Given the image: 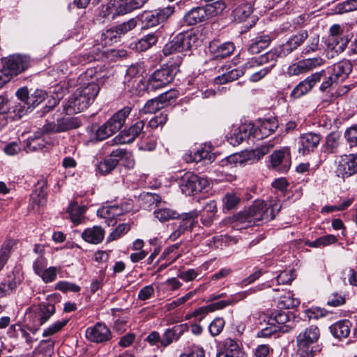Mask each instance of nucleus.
<instances>
[{"instance_id":"4be33fe9","label":"nucleus","mask_w":357,"mask_h":357,"mask_svg":"<svg viewBox=\"0 0 357 357\" xmlns=\"http://www.w3.org/2000/svg\"><path fill=\"white\" fill-rule=\"evenodd\" d=\"M278 121L275 118L259 119L256 124L250 123V133H255L259 129L263 135L267 136L273 132L278 128Z\"/></svg>"},{"instance_id":"a18cd8bd","label":"nucleus","mask_w":357,"mask_h":357,"mask_svg":"<svg viewBox=\"0 0 357 357\" xmlns=\"http://www.w3.org/2000/svg\"><path fill=\"white\" fill-rule=\"evenodd\" d=\"M121 37V35L116 26L107 29L105 32L102 33L101 36V41L105 45H109L113 43H116Z\"/></svg>"},{"instance_id":"6ab92c4d","label":"nucleus","mask_w":357,"mask_h":357,"mask_svg":"<svg viewBox=\"0 0 357 357\" xmlns=\"http://www.w3.org/2000/svg\"><path fill=\"white\" fill-rule=\"evenodd\" d=\"M344 28L340 24H333L330 28V40L331 45H334L333 48L336 51L342 52L347 47L349 40L342 36Z\"/></svg>"},{"instance_id":"052dcab7","label":"nucleus","mask_w":357,"mask_h":357,"mask_svg":"<svg viewBox=\"0 0 357 357\" xmlns=\"http://www.w3.org/2000/svg\"><path fill=\"white\" fill-rule=\"evenodd\" d=\"M156 144V138L154 136H148L142 138L139 148L142 151H151L155 149Z\"/></svg>"},{"instance_id":"338daca9","label":"nucleus","mask_w":357,"mask_h":357,"mask_svg":"<svg viewBox=\"0 0 357 357\" xmlns=\"http://www.w3.org/2000/svg\"><path fill=\"white\" fill-rule=\"evenodd\" d=\"M179 357H205V351L202 347L193 346Z\"/></svg>"},{"instance_id":"4c0bfd02","label":"nucleus","mask_w":357,"mask_h":357,"mask_svg":"<svg viewBox=\"0 0 357 357\" xmlns=\"http://www.w3.org/2000/svg\"><path fill=\"white\" fill-rule=\"evenodd\" d=\"M59 129L62 132H66L68 130L75 129L79 128L81 124V120L77 117H73L68 114L65 115L61 119H57Z\"/></svg>"},{"instance_id":"680f3d73","label":"nucleus","mask_w":357,"mask_h":357,"mask_svg":"<svg viewBox=\"0 0 357 357\" xmlns=\"http://www.w3.org/2000/svg\"><path fill=\"white\" fill-rule=\"evenodd\" d=\"M55 289L63 292H78L80 290V287L75 283L61 281L56 284Z\"/></svg>"},{"instance_id":"b1692460","label":"nucleus","mask_w":357,"mask_h":357,"mask_svg":"<svg viewBox=\"0 0 357 357\" xmlns=\"http://www.w3.org/2000/svg\"><path fill=\"white\" fill-rule=\"evenodd\" d=\"M200 215V212L195 210L178 215L179 225L178 229L183 234L187 231H191L197 224V218Z\"/></svg>"},{"instance_id":"72a5a7b5","label":"nucleus","mask_w":357,"mask_h":357,"mask_svg":"<svg viewBox=\"0 0 357 357\" xmlns=\"http://www.w3.org/2000/svg\"><path fill=\"white\" fill-rule=\"evenodd\" d=\"M111 156L117 157L119 161L123 160L128 169H132L135 166V160L132 152L126 149L116 148L111 151Z\"/></svg>"},{"instance_id":"7ed1b4c3","label":"nucleus","mask_w":357,"mask_h":357,"mask_svg":"<svg viewBox=\"0 0 357 357\" xmlns=\"http://www.w3.org/2000/svg\"><path fill=\"white\" fill-rule=\"evenodd\" d=\"M99 91L100 87L95 82L89 83L86 86L77 89L69 100L68 109L77 112L86 109L93 102Z\"/></svg>"},{"instance_id":"f8f14e48","label":"nucleus","mask_w":357,"mask_h":357,"mask_svg":"<svg viewBox=\"0 0 357 357\" xmlns=\"http://www.w3.org/2000/svg\"><path fill=\"white\" fill-rule=\"evenodd\" d=\"M324 77H326V71L324 70L308 76L294 87L290 93V97L296 99L307 94Z\"/></svg>"},{"instance_id":"20e7f679","label":"nucleus","mask_w":357,"mask_h":357,"mask_svg":"<svg viewBox=\"0 0 357 357\" xmlns=\"http://www.w3.org/2000/svg\"><path fill=\"white\" fill-rule=\"evenodd\" d=\"M145 66L143 63L131 65L126 71L124 79L125 89L132 96H141L145 92L144 82Z\"/></svg>"},{"instance_id":"5fc2aeb1","label":"nucleus","mask_w":357,"mask_h":357,"mask_svg":"<svg viewBox=\"0 0 357 357\" xmlns=\"http://www.w3.org/2000/svg\"><path fill=\"white\" fill-rule=\"evenodd\" d=\"M209 16L221 13L226 8V3L223 0H218L213 3L206 6Z\"/></svg>"},{"instance_id":"49530a36","label":"nucleus","mask_w":357,"mask_h":357,"mask_svg":"<svg viewBox=\"0 0 357 357\" xmlns=\"http://www.w3.org/2000/svg\"><path fill=\"white\" fill-rule=\"evenodd\" d=\"M97 214L98 216L106 219L108 225L116 223V221H114L116 217L112 205L103 206L98 210Z\"/></svg>"},{"instance_id":"e2e57ef3","label":"nucleus","mask_w":357,"mask_h":357,"mask_svg":"<svg viewBox=\"0 0 357 357\" xmlns=\"http://www.w3.org/2000/svg\"><path fill=\"white\" fill-rule=\"evenodd\" d=\"M178 339L174 336V333L171 328H167L162 334L161 340V347L166 348L170 345L174 341H177Z\"/></svg>"},{"instance_id":"f257e3e1","label":"nucleus","mask_w":357,"mask_h":357,"mask_svg":"<svg viewBox=\"0 0 357 357\" xmlns=\"http://www.w3.org/2000/svg\"><path fill=\"white\" fill-rule=\"evenodd\" d=\"M280 209L281 205L276 201L268 203L263 200H257L248 210L238 215L236 226L238 224H243L244 226L241 228H245L268 222L275 218Z\"/></svg>"},{"instance_id":"39448f33","label":"nucleus","mask_w":357,"mask_h":357,"mask_svg":"<svg viewBox=\"0 0 357 357\" xmlns=\"http://www.w3.org/2000/svg\"><path fill=\"white\" fill-rule=\"evenodd\" d=\"M289 322V314L281 310H275L272 312L268 318L267 323L270 327H266L258 333V336L266 337L272 334L280 331L282 333H288L291 329V326L287 324Z\"/></svg>"},{"instance_id":"423d86ee","label":"nucleus","mask_w":357,"mask_h":357,"mask_svg":"<svg viewBox=\"0 0 357 357\" xmlns=\"http://www.w3.org/2000/svg\"><path fill=\"white\" fill-rule=\"evenodd\" d=\"M179 185L183 193L192 195L206 190L209 186V181L206 178L188 172L181 177Z\"/></svg>"},{"instance_id":"0eeeda50","label":"nucleus","mask_w":357,"mask_h":357,"mask_svg":"<svg viewBox=\"0 0 357 357\" xmlns=\"http://www.w3.org/2000/svg\"><path fill=\"white\" fill-rule=\"evenodd\" d=\"M197 38L192 33H180L172 41L166 44L163 52L165 55L181 52L190 50L196 43Z\"/></svg>"},{"instance_id":"6e6d98bb","label":"nucleus","mask_w":357,"mask_h":357,"mask_svg":"<svg viewBox=\"0 0 357 357\" xmlns=\"http://www.w3.org/2000/svg\"><path fill=\"white\" fill-rule=\"evenodd\" d=\"M337 241V238L333 234H328L318 238L312 241L310 244L311 247L327 246L335 243Z\"/></svg>"},{"instance_id":"aec40b11","label":"nucleus","mask_w":357,"mask_h":357,"mask_svg":"<svg viewBox=\"0 0 357 357\" xmlns=\"http://www.w3.org/2000/svg\"><path fill=\"white\" fill-rule=\"evenodd\" d=\"M320 331L317 326L312 325L307 327L297 336V344L311 347L312 344L317 342L319 338Z\"/></svg>"},{"instance_id":"9b49d317","label":"nucleus","mask_w":357,"mask_h":357,"mask_svg":"<svg viewBox=\"0 0 357 357\" xmlns=\"http://www.w3.org/2000/svg\"><path fill=\"white\" fill-rule=\"evenodd\" d=\"M174 8L167 6L153 11H146L142 15V22L146 28H151L165 22L172 14Z\"/></svg>"},{"instance_id":"bf43d9fd","label":"nucleus","mask_w":357,"mask_h":357,"mask_svg":"<svg viewBox=\"0 0 357 357\" xmlns=\"http://www.w3.org/2000/svg\"><path fill=\"white\" fill-rule=\"evenodd\" d=\"M225 324V321L223 318L217 317L215 318L209 325L208 329L210 333L213 336L219 335L222 331Z\"/></svg>"},{"instance_id":"2eb2a0df","label":"nucleus","mask_w":357,"mask_h":357,"mask_svg":"<svg viewBox=\"0 0 357 357\" xmlns=\"http://www.w3.org/2000/svg\"><path fill=\"white\" fill-rule=\"evenodd\" d=\"M336 173L342 178L349 177L357 173V153L343 155L338 161Z\"/></svg>"},{"instance_id":"9d476101","label":"nucleus","mask_w":357,"mask_h":357,"mask_svg":"<svg viewBox=\"0 0 357 357\" xmlns=\"http://www.w3.org/2000/svg\"><path fill=\"white\" fill-rule=\"evenodd\" d=\"M144 126L143 121H137L128 129L121 131L114 138L108 141L105 144V148L117 144H125L132 143L141 133Z\"/></svg>"},{"instance_id":"4d7b16f0","label":"nucleus","mask_w":357,"mask_h":357,"mask_svg":"<svg viewBox=\"0 0 357 357\" xmlns=\"http://www.w3.org/2000/svg\"><path fill=\"white\" fill-rule=\"evenodd\" d=\"M339 146V137L335 134H330L326 140V151L328 153H336Z\"/></svg>"},{"instance_id":"09e8293b","label":"nucleus","mask_w":357,"mask_h":357,"mask_svg":"<svg viewBox=\"0 0 357 357\" xmlns=\"http://www.w3.org/2000/svg\"><path fill=\"white\" fill-rule=\"evenodd\" d=\"M14 244L15 241L13 240H8L3 244L0 250V271L7 261L9 257L10 250Z\"/></svg>"},{"instance_id":"c03bdc74","label":"nucleus","mask_w":357,"mask_h":357,"mask_svg":"<svg viewBox=\"0 0 357 357\" xmlns=\"http://www.w3.org/2000/svg\"><path fill=\"white\" fill-rule=\"evenodd\" d=\"M47 97V94L45 91L36 89L28 98V108L33 109L39 105Z\"/></svg>"},{"instance_id":"69168bd1","label":"nucleus","mask_w":357,"mask_h":357,"mask_svg":"<svg viewBox=\"0 0 357 357\" xmlns=\"http://www.w3.org/2000/svg\"><path fill=\"white\" fill-rule=\"evenodd\" d=\"M344 137L351 146H357V125L348 128L345 131Z\"/></svg>"},{"instance_id":"dca6fc26","label":"nucleus","mask_w":357,"mask_h":357,"mask_svg":"<svg viewBox=\"0 0 357 357\" xmlns=\"http://www.w3.org/2000/svg\"><path fill=\"white\" fill-rule=\"evenodd\" d=\"M87 340L95 343H103L112 338L109 328L104 324L97 323L93 326L89 327L85 333Z\"/></svg>"},{"instance_id":"37998d69","label":"nucleus","mask_w":357,"mask_h":357,"mask_svg":"<svg viewBox=\"0 0 357 357\" xmlns=\"http://www.w3.org/2000/svg\"><path fill=\"white\" fill-rule=\"evenodd\" d=\"M153 213L155 217L160 222H166L178 217V213L176 211L161 206Z\"/></svg>"},{"instance_id":"f704fd0d","label":"nucleus","mask_w":357,"mask_h":357,"mask_svg":"<svg viewBox=\"0 0 357 357\" xmlns=\"http://www.w3.org/2000/svg\"><path fill=\"white\" fill-rule=\"evenodd\" d=\"M158 38V32H154L144 36L135 43V48L139 52L146 51L155 45Z\"/></svg>"},{"instance_id":"ea45409f","label":"nucleus","mask_w":357,"mask_h":357,"mask_svg":"<svg viewBox=\"0 0 357 357\" xmlns=\"http://www.w3.org/2000/svg\"><path fill=\"white\" fill-rule=\"evenodd\" d=\"M86 210L85 206H80L77 203L73 202L70 204L67 211L72 222L75 225H79L84 218Z\"/></svg>"},{"instance_id":"603ef678","label":"nucleus","mask_w":357,"mask_h":357,"mask_svg":"<svg viewBox=\"0 0 357 357\" xmlns=\"http://www.w3.org/2000/svg\"><path fill=\"white\" fill-rule=\"evenodd\" d=\"M300 302L298 299L293 298L290 293H287L286 295L282 296L280 298L279 304L281 307L287 309L293 308L299 305Z\"/></svg>"},{"instance_id":"f03ea898","label":"nucleus","mask_w":357,"mask_h":357,"mask_svg":"<svg viewBox=\"0 0 357 357\" xmlns=\"http://www.w3.org/2000/svg\"><path fill=\"white\" fill-rule=\"evenodd\" d=\"M307 37L308 34L306 31H303L296 35H294L289 38L285 43L263 55H261L258 58L252 59L245 64V68L246 69H250L255 66L264 65V63L268 62V60L273 61L277 60L278 57L286 56L297 49L298 47L301 45Z\"/></svg>"},{"instance_id":"c756f323","label":"nucleus","mask_w":357,"mask_h":357,"mask_svg":"<svg viewBox=\"0 0 357 357\" xmlns=\"http://www.w3.org/2000/svg\"><path fill=\"white\" fill-rule=\"evenodd\" d=\"M351 323L347 319L335 322L330 327L332 335L338 339L347 338L351 332Z\"/></svg>"},{"instance_id":"5701e85b","label":"nucleus","mask_w":357,"mask_h":357,"mask_svg":"<svg viewBox=\"0 0 357 357\" xmlns=\"http://www.w3.org/2000/svg\"><path fill=\"white\" fill-rule=\"evenodd\" d=\"M352 70L351 63L348 61H342L328 68V73L337 82L344 81Z\"/></svg>"},{"instance_id":"0e129e2a","label":"nucleus","mask_w":357,"mask_h":357,"mask_svg":"<svg viewBox=\"0 0 357 357\" xmlns=\"http://www.w3.org/2000/svg\"><path fill=\"white\" fill-rule=\"evenodd\" d=\"M115 0H112L107 6H103L100 12V15L102 17L107 19H113L116 15H119L116 11V8L114 6Z\"/></svg>"},{"instance_id":"e433bc0d","label":"nucleus","mask_w":357,"mask_h":357,"mask_svg":"<svg viewBox=\"0 0 357 357\" xmlns=\"http://www.w3.org/2000/svg\"><path fill=\"white\" fill-rule=\"evenodd\" d=\"M215 155L211 152L210 146L204 145V147L197 149L192 155V162H199L202 160H207L208 162L214 161Z\"/></svg>"},{"instance_id":"f3484780","label":"nucleus","mask_w":357,"mask_h":357,"mask_svg":"<svg viewBox=\"0 0 357 357\" xmlns=\"http://www.w3.org/2000/svg\"><path fill=\"white\" fill-rule=\"evenodd\" d=\"M273 167L278 168L281 173L287 172L291 165V155L289 149L286 147L274 151L270 159Z\"/></svg>"},{"instance_id":"1a4fd4ad","label":"nucleus","mask_w":357,"mask_h":357,"mask_svg":"<svg viewBox=\"0 0 357 357\" xmlns=\"http://www.w3.org/2000/svg\"><path fill=\"white\" fill-rule=\"evenodd\" d=\"M126 113H114V115L96 132V139L102 141L117 132L124 124Z\"/></svg>"},{"instance_id":"c85d7f7f","label":"nucleus","mask_w":357,"mask_h":357,"mask_svg":"<svg viewBox=\"0 0 357 357\" xmlns=\"http://www.w3.org/2000/svg\"><path fill=\"white\" fill-rule=\"evenodd\" d=\"M105 236V231L101 227L94 226L87 228L82 234V238L86 242L92 244L101 243Z\"/></svg>"},{"instance_id":"8fccbe9b","label":"nucleus","mask_w":357,"mask_h":357,"mask_svg":"<svg viewBox=\"0 0 357 357\" xmlns=\"http://www.w3.org/2000/svg\"><path fill=\"white\" fill-rule=\"evenodd\" d=\"M275 61L276 60H268V62L265 63L268 64V66L261 68L259 71L253 73L250 77V80L252 82H258L259 80L262 79L275 66Z\"/></svg>"},{"instance_id":"a19ab883","label":"nucleus","mask_w":357,"mask_h":357,"mask_svg":"<svg viewBox=\"0 0 357 357\" xmlns=\"http://www.w3.org/2000/svg\"><path fill=\"white\" fill-rule=\"evenodd\" d=\"M140 197L145 208L151 209L153 207H160L162 205L161 198L157 194L146 192L141 195Z\"/></svg>"},{"instance_id":"bb28decb","label":"nucleus","mask_w":357,"mask_h":357,"mask_svg":"<svg viewBox=\"0 0 357 357\" xmlns=\"http://www.w3.org/2000/svg\"><path fill=\"white\" fill-rule=\"evenodd\" d=\"M252 3L246 0H236L233 15L235 20L241 22L248 17L252 13Z\"/></svg>"},{"instance_id":"412c9836","label":"nucleus","mask_w":357,"mask_h":357,"mask_svg":"<svg viewBox=\"0 0 357 357\" xmlns=\"http://www.w3.org/2000/svg\"><path fill=\"white\" fill-rule=\"evenodd\" d=\"M49 139L47 136L43 135V132L38 130L26 140L24 150L26 153L42 150L50 143Z\"/></svg>"},{"instance_id":"13d9d810","label":"nucleus","mask_w":357,"mask_h":357,"mask_svg":"<svg viewBox=\"0 0 357 357\" xmlns=\"http://www.w3.org/2000/svg\"><path fill=\"white\" fill-rule=\"evenodd\" d=\"M130 230V225L126 223L119 225L108 236L107 241H115Z\"/></svg>"},{"instance_id":"de8ad7c7","label":"nucleus","mask_w":357,"mask_h":357,"mask_svg":"<svg viewBox=\"0 0 357 357\" xmlns=\"http://www.w3.org/2000/svg\"><path fill=\"white\" fill-rule=\"evenodd\" d=\"M307 72L308 71L303 59L290 65L287 70V74L290 77L298 76Z\"/></svg>"},{"instance_id":"cd10ccee","label":"nucleus","mask_w":357,"mask_h":357,"mask_svg":"<svg viewBox=\"0 0 357 357\" xmlns=\"http://www.w3.org/2000/svg\"><path fill=\"white\" fill-rule=\"evenodd\" d=\"M206 7H197L192 9L184 16V21L188 25H193L209 18Z\"/></svg>"},{"instance_id":"58836bf2","label":"nucleus","mask_w":357,"mask_h":357,"mask_svg":"<svg viewBox=\"0 0 357 357\" xmlns=\"http://www.w3.org/2000/svg\"><path fill=\"white\" fill-rule=\"evenodd\" d=\"M271 41V38L268 35L257 36L252 40L249 46V51L252 54H259L269 45Z\"/></svg>"},{"instance_id":"2f4dec72","label":"nucleus","mask_w":357,"mask_h":357,"mask_svg":"<svg viewBox=\"0 0 357 357\" xmlns=\"http://www.w3.org/2000/svg\"><path fill=\"white\" fill-rule=\"evenodd\" d=\"M234 50V45L230 42L225 43L220 45L216 43H212L210 45V50L214 54L215 59L226 58L230 56Z\"/></svg>"},{"instance_id":"6e6552de","label":"nucleus","mask_w":357,"mask_h":357,"mask_svg":"<svg viewBox=\"0 0 357 357\" xmlns=\"http://www.w3.org/2000/svg\"><path fill=\"white\" fill-rule=\"evenodd\" d=\"M174 69L169 66L155 70L146 84L148 91H156L170 84L174 78Z\"/></svg>"},{"instance_id":"a211bd4d","label":"nucleus","mask_w":357,"mask_h":357,"mask_svg":"<svg viewBox=\"0 0 357 357\" xmlns=\"http://www.w3.org/2000/svg\"><path fill=\"white\" fill-rule=\"evenodd\" d=\"M321 141V135L308 132L301 135L298 141V152L303 155L309 154L317 147Z\"/></svg>"},{"instance_id":"ddd939ff","label":"nucleus","mask_w":357,"mask_h":357,"mask_svg":"<svg viewBox=\"0 0 357 357\" xmlns=\"http://www.w3.org/2000/svg\"><path fill=\"white\" fill-rule=\"evenodd\" d=\"M30 59L26 55H13L5 61L3 69L11 77L24 71L29 68Z\"/></svg>"},{"instance_id":"774afa93","label":"nucleus","mask_w":357,"mask_h":357,"mask_svg":"<svg viewBox=\"0 0 357 357\" xmlns=\"http://www.w3.org/2000/svg\"><path fill=\"white\" fill-rule=\"evenodd\" d=\"M298 350L296 352L294 357H314V351L312 347L303 346L297 344Z\"/></svg>"},{"instance_id":"3c124183","label":"nucleus","mask_w":357,"mask_h":357,"mask_svg":"<svg viewBox=\"0 0 357 357\" xmlns=\"http://www.w3.org/2000/svg\"><path fill=\"white\" fill-rule=\"evenodd\" d=\"M357 10V0H347L336 6V12L345 13Z\"/></svg>"},{"instance_id":"473e14b6","label":"nucleus","mask_w":357,"mask_h":357,"mask_svg":"<svg viewBox=\"0 0 357 357\" xmlns=\"http://www.w3.org/2000/svg\"><path fill=\"white\" fill-rule=\"evenodd\" d=\"M119 164L117 157L111 156V152L108 157L105 158L97 165V170L102 175H106L113 171Z\"/></svg>"},{"instance_id":"4468645a","label":"nucleus","mask_w":357,"mask_h":357,"mask_svg":"<svg viewBox=\"0 0 357 357\" xmlns=\"http://www.w3.org/2000/svg\"><path fill=\"white\" fill-rule=\"evenodd\" d=\"M265 286L269 287L271 285H266L265 284H262L261 285H258L255 288H251L248 290L236 293L234 295H231L227 300L220 301L208 305V307H209L210 312H213L215 310L223 309L228 305H233L235 303L239 302L240 301L243 300L244 298L251 295L252 294H254L257 291L263 289Z\"/></svg>"},{"instance_id":"864d4df0","label":"nucleus","mask_w":357,"mask_h":357,"mask_svg":"<svg viewBox=\"0 0 357 357\" xmlns=\"http://www.w3.org/2000/svg\"><path fill=\"white\" fill-rule=\"evenodd\" d=\"M68 319H63L61 321H57L50 325L48 328L44 330L43 333V337H47L53 335L62 329L63 326L68 323Z\"/></svg>"},{"instance_id":"c9c22d12","label":"nucleus","mask_w":357,"mask_h":357,"mask_svg":"<svg viewBox=\"0 0 357 357\" xmlns=\"http://www.w3.org/2000/svg\"><path fill=\"white\" fill-rule=\"evenodd\" d=\"M221 344L222 351L236 356V357L244 356L243 351L235 340L230 337L226 338L221 342Z\"/></svg>"},{"instance_id":"79ce46f5","label":"nucleus","mask_w":357,"mask_h":357,"mask_svg":"<svg viewBox=\"0 0 357 357\" xmlns=\"http://www.w3.org/2000/svg\"><path fill=\"white\" fill-rule=\"evenodd\" d=\"M243 75V71L240 69H232L230 71L218 76L215 79V82L218 84H223L229 82L236 80L238 77Z\"/></svg>"},{"instance_id":"a878e982","label":"nucleus","mask_w":357,"mask_h":357,"mask_svg":"<svg viewBox=\"0 0 357 357\" xmlns=\"http://www.w3.org/2000/svg\"><path fill=\"white\" fill-rule=\"evenodd\" d=\"M172 98V93H165L149 100L144 106V112H159L168 105L169 100Z\"/></svg>"},{"instance_id":"7c9ffc66","label":"nucleus","mask_w":357,"mask_h":357,"mask_svg":"<svg viewBox=\"0 0 357 357\" xmlns=\"http://www.w3.org/2000/svg\"><path fill=\"white\" fill-rule=\"evenodd\" d=\"M55 306L51 303H42L36 307L34 312L40 325L46 323L50 317L55 313Z\"/></svg>"},{"instance_id":"393cba45","label":"nucleus","mask_w":357,"mask_h":357,"mask_svg":"<svg viewBox=\"0 0 357 357\" xmlns=\"http://www.w3.org/2000/svg\"><path fill=\"white\" fill-rule=\"evenodd\" d=\"M149 0H115L114 6L118 14H126L142 7Z\"/></svg>"}]
</instances>
